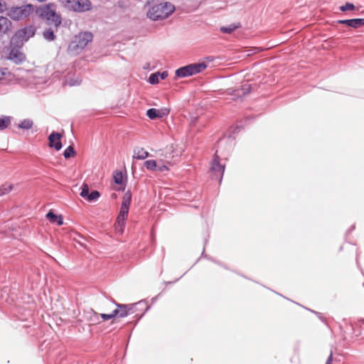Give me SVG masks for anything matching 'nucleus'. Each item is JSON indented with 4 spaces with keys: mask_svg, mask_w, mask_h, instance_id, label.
Here are the masks:
<instances>
[{
    "mask_svg": "<svg viewBox=\"0 0 364 364\" xmlns=\"http://www.w3.org/2000/svg\"><path fill=\"white\" fill-rule=\"evenodd\" d=\"M6 9V4L0 0V13L3 12Z\"/></svg>",
    "mask_w": 364,
    "mask_h": 364,
    "instance_id": "nucleus-35",
    "label": "nucleus"
},
{
    "mask_svg": "<svg viewBox=\"0 0 364 364\" xmlns=\"http://www.w3.org/2000/svg\"><path fill=\"white\" fill-rule=\"evenodd\" d=\"M11 123V119L9 117H5L0 118V129L3 130L6 129Z\"/></svg>",
    "mask_w": 364,
    "mask_h": 364,
    "instance_id": "nucleus-24",
    "label": "nucleus"
},
{
    "mask_svg": "<svg viewBox=\"0 0 364 364\" xmlns=\"http://www.w3.org/2000/svg\"><path fill=\"white\" fill-rule=\"evenodd\" d=\"M160 164L161 163H158V165H157V168H158L159 171H167L168 169L167 166L166 164H164L165 163H161L162 164L161 165H160Z\"/></svg>",
    "mask_w": 364,
    "mask_h": 364,
    "instance_id": "nucleus-34",
    "label": "nucleus"
},
{
    "mask_svg": "<svg viewBox=\"0 0 364 364\" xmlns=\"http://www.w3.org/2000/svg\"><path fill=\"white\" fill-rule=\"evenodd\" d=\"M132 201V193L130 191H127L123 198L122 202L120 207L119 213L117 218L116 223L114 224L115 230L117 232L122 234L124 232L125 227V221L127 218L129 206Z\"/></svg>",
    "mask_w": 364,
    "mask_h": 364,
    "instance_id": "nucleus-3",
    "label": "nucleus"
},
{
    "mask_svg": "<svg viewBox=\"0 0 364 364\" xmlns=\"http://www.w3.org/2000/svg\"><path fill=\"white\" fill-rule=\"evenodd\" d=\"M91 9V2L89 0H75L74 11L84 12Z\"/></svg>",
    "mask_w": 364,
    "mask_h": 364,
    "instance_id": "nucleus-13",
    "label": "nucleus"
},
{
    "mask_svg": "<svg viewBox=\"0 0 364 364\" xmlns=\"http://www.w3.org/2000/svg\"><path fill=\"white\" fill-rule=\"evenodd\" d=\"M35 34V30L33 27H26L18 31L13 36L11 41H16L17 43H23V41H28L31 37Z\"/></svg>",
    "mask_w": 364,
    "mask_h": 364,
    "instance_id": "nucleus-7",
    "label": "nucleus"
},
{
    "mask_svg": "<svg viewBox=\"0 0 364 364\" xmlns=\"http://www.w3.org/2000/svg\"><path fill=\"white\" fill-rule=\"evenodd\" d=\"M34 11V7L31 4L21 6L12 7L8 12V16L15 20H22L29 16Z\"/></svg>",
    "mask_w": 364,
    "mask_h": 364,
    "instance_id": "nucleus-5",
    "label": "nucleus"
},
{
    "mask_svg": "<svg viewBox=\"0 0 364 364\" xmlns=\"http://www.w3.org/2000/svg\"><path fill=\"white\" fill-rule=\"evenodd\" d=\"M250 90V85L246 83L243 85L240 90H236L235 92H237V95H240V92H242V95H245V93H247Z\"/></svg>",
    "mask_w": 364,
    "mask_h": 364,
    "instance_id": "nucleus-31",
    "label": "nucleus"
},
{
    "mask_svg": "<svg viewBox=\"0 0 364 364\" xmlns=\"http://www.w3.org/2000/svg\"><path fill=\"white\" fill-rule=\"evenodd\" d=\"M62 136L57 132H52L48 136V145L50 147H53L56 151H59L62 148V143L60 141Z\"/></svg>",
    "mask_w": 364,
    "mask_h": 364,
    "instance_id": "nucleus-11",
    "label": "nucleus"
},
{
    "mask_svg": "<svg viewBox=\"0 0 364 364\" xmlns=\"http://www.w3.org/2000/svg\"><path fill=\"white\" fill-rule=\"evenodd\" d=\"M75 155L76 153L72 146H69L63 152V156L65 159L75 156Z\"/></svg>",
    "mask_w": 364,
    "mask_h": 364,
    "instance_id": "nucleus-25",
    "label": "nucleus"
},
{
    "mask_svg": "<svg viewBox=\"0 0 364 364\" xmlns=\"http://www.w3.org/2000/svg\"><path fill=\"white\" fill-rule=\"evenodd\" d=\"M11 27V21L6 17L0 16V36L8 32Z\"/></svg>",
    "mask_w": 364,
    "mask_h": 364,
    "instance_id": "nucleus-15",
    "label": "nucleus"
},
{
    "mask_svg": "<svg viewBox=\"0 0 364 364\" xmlns=\"http://www.w3.org/2000/svg\"><path fill=\"white\" fill-rule=\"evenodd\" d=\"M158 163H159V159L157 161H155V160H148V161H145L144 166L148 170L154 171V170L156 169Z\"/></svg>",
    "mask_w": 364,
    "mask_h": 364,
    "instance_id": "nucleus-22",
    "label": "nucleus"
},
{
    "mask_svg": "<svg viewBox=\"0 0 364 364\" xmlns=\"http://www.w3.org/2000/svg\"><path fill=\"white\" fill-rule=\"evenodd\" d=\"M210 171L212 172V177L215 179L221 181L224 171L225 165L220 164L219 157L215 154L214 159L211 162Z\"/></svg>",
    "mask_w": 364,
    "mask_h": 364,
    "instance_id": "nucleus-8",
    "label": "nucleus"
},
{
    "mask_svg": "<svg viewBox=\"0 0 364 364\" xmlns=\"http://www.w3.org/2000/svg\"><path fill=\"white\" fill-rule=\"evenodd\" d=\"M61 4L63 5L65 8L70 11H74V6L75 4V0H60Z\"/></svg>",
    "mask_w": 364,
    "mask_h": 364,
    "instance_id": "nucleus-23",
    "label": "nucleus"
},
{
    "mask_svg": "<svg viewBox=\"0 0 364 364\" xmlns=\"http://www.w3.org/2000/svg\"><path fill=\"white\" fill-rule=\"evenodd\" d=\"M33 122L30 119H25L18 124V127L23 129H30L32 128Z\"/></svg>",
    "mask_w": 364,
    "mask_h": 364,
    "instance_id": "nucleus-21",
    "label": "nucleus"
},
{
    "mask_svg": "<svg viewBox=\"0 0 364 364\" xmlns=\"http://www.w3.org/2000/svg\"><path fill=\"white\" fill-rule=\"evenodd\" d=\"M240 26V23L237 24H230L227 26H222L220 28V31L224 33H231L234 31H235L237 28H238Z\"/></svg>",
    "mask_w": 364,
    "mask_h": 364,
    "instance_id": "nucleus-19",
    "label": "nucleus"
},
{
    "mask_svg": "<svg viewBox=\"0 0 364 364\" xmlns=\"http://www.w3.org/2000/svg\"><path fill=\"white\" fill-rule=\"evenodd\" d=\"M159 75L161 76V78L164 80L167 77L168 73L166 71H164L162 73L159 74Z\"/></svg>",
    "mask_w": 364,
    "mask_h": 364,
    "instance_id": "nucleus-36",
    "label": "nucleus"
},
{
    "mask_svg": "<svg viewBox=\"0 0 364 364\" xmlns=\"http://www.w3.org/2000/svg\"><path fill=\"white\" fill-rule=\"evenodd\" d=\"M3 75H4V73L0 70V80L2 78Z\"/></svg>",
    "mask_w": 364,
    "mask_h": 364,
    "instance_id": "nucleus-38",
    "label": "nucleus"
},
{
    "mask_svg": "<svg viewBox=\"0 0 364 364\" xmlns=\"http://www.w3.org/2000/svg\"><path fill=\"white\" fill-rule=\"evenodd\" d=\"M93 35L91 32H81L75 36L73 41L68 46V51L72 54H77L92 41Z\"/></svg>",
    "mask_w": 364,
    "mask_h": 364,
    "instance_id": "nucleus-4",
    "label": "nucleus"
},
{
    "mask_svg": "<svg viewBox=\"0 0 364 364\" xmlns=\"http://www.w3.org/2000/svg\"><path fill=\"white\" fill-rule=\"evenodd\" d=\"M46 218L50 220V223H56L58 225L63 224V218L61 215H56L51 210L46 214Z\"/></svg>",
    "mask_w": 364,
    "mask_h": 364,
    "instance_id": "nucleus-16",
    "label": "nucleus"
},
{
    "mask_svg": "<svg viewBox=\"0 0 364 364\" xmlns=\"http://www.w3.org/2000/svg\"><path fill=\"white\" fill-rule=\"evenodd\" d=\"M332 358H333V355L332 353L330 354L329 357L328 358L327 360H326V364H331L332 363Z\"/></svg>",
    "mask_w": 364,
    "mask_h": 364,
    "instance_id": "nucleus-37",
    "label": "nucleus"
},
{
    "mask_svg": "<svg viewBox=\"0 0 364 364\" xmlns=\"http://www.w3.org/2000/svg\"><path fill=\"white\" fill-rule=\"evenodd\" d=\"M113 179L117 184H122L123 181V175L122 172H116L114 174Z\"/></svg>",
    "mask_w": 364,
    "mask_h": 364,
    "instance_id": "nucleus-30",
    "label": "nucleus"
},
{
    "mask_svg": "<svg viewBox=\"0 0 364 364\" xmlns=\"http://www.w3.org/2000/svg\"><path fill=\"white\" fill-rule=\"evenodd\" d=\"M55 10V4L49 3L37 7L35 11L40 18L46 20L50 24L58 28L61 24V17Z\"/></svg>",
    "mask_w": 364,
    "mask_h": 364,
    "instance_id": "nucleus-2",
    "label": "nucleus"
},
{
    "mask_svg": "<svg viewBox=\"0 0 364 364\" xmlns=\"http://www.w3.org/2000/svg\"><path fill=\"white\" fill-rule=\"evenodd\" d=\"M207 68L205 63H193L182 67L176 70V75L179 77L191 76L200 73Z\"/></svg>",
    "mask_w": 364,
    "mask_h": 364,
    "instance_id": "nucleus-6",
    "label": "nucleus"
},
{
    "mask_svg": "<svg viewBox=\"0 0 364 364\" xmlns=\"http://www.w3.org/2000/svg\"><path fill=\"white\" fill-rule=\"evenodd\" d=\"M169 112L170 109L166 107H162L161 109L151 108L146 111V115L149 119H155L167 116Z\"/></svg>",
    "mask_w": 364,
    "mask_h": 364,
    "instance_id": "nucleus-10",
    "label": "nucleus"
},
{
    "mask_svg": "<svg viewBox=\"0 0 364 364\" xmlns=\"http://www.w3.org/2000/svg\"><path fill=\"white\" fill-rule=\"evenodd\" d=\"M14 189V185L5 183L0 186V196L9 194Z\"/></svg>",
    "mask_w": 364,
    "mask_h": 364,
    "instance_id": "nucleus-18",
    "label": "nucleus"
},
{
    "mask_svg": "<svg viewBox=\"0 0 364 364\" xmlns=\"http://www.w3.org/2000/svg\"><path fill=\"white\" fill-rule=\"evenodd\" d=\"M89 191H90V188H89L88 185L86 184V183H83L82 187H81V192H80L81 197H82L84 198H86L87 196L90 193Z\"/></svg>",
    "mask_w": 364,
    "mask_h": 364,
    "instance_id": "nucleus-28",
    "label": "nucleus"
},
{
    "mask_svg": "<svg viewBox=\"0 0 364 364\" xmlns=\"http://www.w3.org/2000/svg\"><path fill=\"white\" fill-rule=\"evenodd\" d=\"M117 313V312L116 311H112L109 314H100V316L103 319V321H107L116 317Z\"/></svg>",
    "mask_w": 364,
    "mask_h": 364,
    "instance_id": "nucleus-29",
    "label": "nucleus"
},
{
    "mask_svg": "<svg viewBox=\"0 0 364 364\" xmlns=\"http://www.w3.org/2000/svg\"><path fill=\"white\" fill-rule=\"evenodd\" d=\"M113 311H116L117 312L116 314V316H118L120 318L125 317L128 314L127 307L124 305L119 304V305H117V308L114 309Z\"/></svg>",
    "mask_w": 364,
    "mask_h": 364,
    "instance_id": "nucleus-20",
    "label": "nucleus"
},
{
    "mask_svg": "<svg viewBox=\"0 0 364 364\" xmlns=\"http://www.w3.org/2000/svg\"><path fill=\"white\" fill-rule=\"evenodd\" d=\"M159 73H153L149 76V82L151 84H156L159 82Z\"/></svg>",
    "mask_w": 364,
    "mask_h": 364,
    "instance_id": "nucleus-33",
    "label": "nucleus"
},
{
    "mask_svg": "<svg viewBox=\"0 0 364 364\" xmlns=\"http://www.w3.org/2000/svg\"><path fill=\"white\" fill-rule=\"evenodd\" d=\"M149 154L144 148L137 147L134 150L133 158L136 159H144L149 156Z\"/></svg>",
    "mask_w": 364,
    "mask_h": 364,
    "instance_id": "nucleus-17",
    "label": "nucleus"
},
{
    "mask_svg": "<svg viewBox=\"0 0 364 364\" xmlns=\"http://www.w3.org/2000/svg\"><path fill=\"white\" fill-rule=\"evenodd\" d=\"M341 11H346L348 10L353 11L355 9V6L351 3H346L345 5L340 7Z\"/></svg>",
    "mask_w": 364,
    "mask_h": 364,
    "instance_id": "nucleus-32",
    "label": "nucleus"
},
{
    "mask_svg": "<svg viewBox=\"0 0 364 364\" xmlns=\"http://www.w3.org/2000/svg\"><path fill=\"white\" fill-rule=\"evenodd\" d=\"M43 36L48 41H53L55 38V36L51 29H47L43 33Z\"/></svg>",
    "mask_w": 364,
    "mask_h": 364,
    "instance_id": "nucleus-27",
    "label": "nucleus"
},
{
    "mask_svg": "<svg viewBox=\"0 0 364 364\" xmlns=\"http://www.w3.org/2000/svg\"><path fill=\"white\" fill-rule=\"evenodd\" d=\"M146 6H148L146 16L153 21L166 19L175 11L174 5L168 0H147Z\"/></svg>",
    "mask_w": 364,
    "mask_h": 364,
    "instance_id": "nucleus-1",
    "label": "nucleus"
},
{
    "mask_svg": "<svg viewBox=\"0 0 364 364\" xmlns=\"http://www.w3.org/2000/svg\"><path fill=\"white\" fill-rule=\"evenodd\" d=\"M338 23L346 24L353 28H358L364 26V18H353L347 20H339Z\"/></svg>",
    "mask_w": 364,
    "mask_h": 364,
    "instance_id": "nucleus-14",
    "label": "nucleus"
},
{
    "mask_svg": "<svg viewBox=\"0 0 364 364\" xmlns=\"http://www.w3.org/2000/svg\"><path fill=\"white\" fill-rule=\"evenodd\" d=\"M9 58L15 63L19 64L26 60V56L18 48H14L9 53Z\"/></svg>",
    "mask_w": 364,
    "mask_h": 364,
    "instance_id": "nucleus-12",
    "label": "nucleus"
},
{
    "mask_svg": "<svg viewBox=\"0 0 364 364\" xmlns=\"http://www.w3.org/2000/svg\"><path fill=\"white\" fill-rule=\"evenodd\" d=\"M100 194L99 191H93L90 193H89V195L87 196L86 199L88 201L92 202V201L97 200L100 198Z\"/></svg>",
    "mask_w": 364,
    "mask_h": 364,
    "instance_id": "nucleus-26",
    "label": "nucleus"
},
{
    "mask_svg": "<svg viewBox=\"0 0 364 364\" xmlns=\"http://www.w3.org/2000/svg\"><path fill=\"white\" fill-rule=\"evenodd\" d=\"M173 149L172 146H167L164 150L159 152V163H166L171 164L173 159Z\"/></svg>",
    "mask_w": 364,
    "mask_h": 364,
    "instance_id": "nucleus-9",
    "label": "nucleus"
}]
</instances>
